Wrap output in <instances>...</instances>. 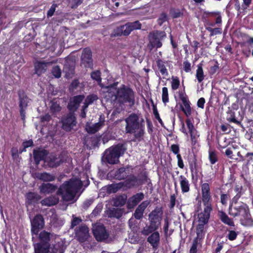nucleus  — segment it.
<instances>
[{"instance_id": "nucleus-12", "label": "nucleus", "mask_w": 253, "mask_h": 253, "mask_svg": "<svg viewBox=\"0 0 253 253\" xmlns=\"http://www.w3.org/2000/svg\"><path fill=\"white\" fill-rule=\"evenodd\" d=\"M93 233L97 241H101L107 239L108 233L102 225H95L93 226Z\"/></svg>"}, {"instance_id": "nucleus-52", "label": "nucleus", "mask_w": 253, "mask_h": 253, "mask_svg": "<svg viewBox=\"0 0 253 253\" xmlns=\"http://www.w3.org/2000/svg\"><path fill=\"white\" fill-rule=\"evenodd\" d=\"M118 189L119 187L117 185H111L106 188L108 193H115L118 191Z\"/></svg>"}, {"instance_id": "nucleus-18", "label": "nucleus", "mask_w": 253, "mask_h": 253, "mask_svg": "<svg viewBox=\"0 0 253 253\" xmlns=\"http://www.w3.org/2000/svg\"><path fill=\"white\" fill-rule=\"evenodd\" d=\"M149 201L146 200L142 202L136 208L133 214L134 218L136 219H140L143 216V213L146 208L150 205Z\"/></svg>"}, {"instance_id": "nucleus-10", "label": "nucleus", "mask_w": 253, "mask_h": 253, "mask_svg": "<svg viewBox=\"0 0 253 253\" xmlns=\"http://www.w3.org/2000/svg\"><path fill=\"white\" fill-rule=\"evenodd\" d=\"M62 128L66 131H70L76 125L77 122L74 115L68 114L62 119Z\"/></svg>"}, {"instance_id": "nucleus-3", "label": "nucleus", "mask_w": 253, "mask_h": 253, "mask_svg": "<svg viewBox=\"0 0 253 253\" xmlns=\"http://www.w3.org/2000/svg\"><path fill=\"white\" fill-rule=\"evenodd\" d=\"M126 123V132L133 134L134 138L140 141L143 139L144 134L145 125L144 120L139 121L138 115L132 113L125 119Z\"/></svg>"}, {"instance_id": "nucleus-37", "label": "nucleus", "mask_w": 253, "mask_h": 253, "mask_svg": "<svg viewBox=\"0 0 253 253\" xmlns=\"http://www.w3.org/2000/svg\"><path fill=\"white\" fill-rule=\"evenodd\" d=\"M196 78L199 83L202 82L204 79L203 70L201 64L198 65L196 74Z\"/></svg>"}, {"instance_id": "nucleus-8", "label": "nucleus", "mask_w": 253, "mask_h": 253, "mask_svg": "<svg viewBox=\"0 0 253 253\" xmlns=\"http://www.w3.org/2000/svg\"><path fill=\"white\" fill-rule=\"evenodd\" d=\"M31 233L34 238V235L37 236L40 230L42 229L44 225V221L42 216L41 214L36 215L33 220L31 221Z\"/></svg>"}, {"instance_id": "nucleus-56", "label": "nucleus", "mask_w": 253, "mask_h": 253, "mask_svg": "<svg viewBox=\"0 0 253 253\" xmlns=\"http://www.w3.org/2000/svg\"><path fill=\"white\" fill-rule=\"evenodd\" d=\"M183 69L187 73L190 72L191 70V64L187 60L183 62Z\"/></svg>"}, {"instance_id": "nucleus-42", "label": "nucleus", "mask_w": 253, "mask_h": 253, "mask_svg": "<svg viewBox=\"0 0 253 253\" xmlns=\"http://www.w3.org/2000/svg\"><path fill=\"white\" fill-rule=\"evenodd\" d=\"M162 98L163 102L166 105V104L169 101L168 89L166 87L162 88Z\"/></svg>"}, {"instance_id": "nucleus-28", "label": "nucleus", "mask_w": 253, "mask_h": 253, "mask_svg": "<svg viewBox=\"0 0 253 253\" xmlns=\"http://www.w3.org/2000/svg\"><path fill=\"white\" fill-rule=\"evenodd\" d=\"M126 186L131 188L142 184V180L135 176H130L125 181Z\"/></svg>"}, {"instance_id": "nucleus-4", "label": "nucleus", "mask_w": 253, "mask_h": 253, "mask_svg": "<svg viewBox=\"0 0 253 253\" xmlns=\"http://www.w3.org/2000/svg\"><path fill=\"white\" fill-rule=\"evenodd\" d=\"M229 214L233 216H239L242 224L247 225L251 222V215L247 204L240 203L229 207Z\"/></svg>"}, {"instance_id": "nucleus-7", "label": "nucleus", "mask_w": 253, "mask_h": 253, "mask_svg": "<svg viewBox=\"0 0 253 253\" xmlns=\"http://www.w3.org/2000/svg\"><path fill=\"white\" fill-rule=\"evenodd\" d=\"M166 34L164 31H155L149 35L150 43L153 47L160 48L162 46L161 41L166 37Z\"/></svg>"}, {"instance_id": "nucleus-51", "label": "nucleus", "mask_w": 253, "mask_h": 253, "mask_svg": "<svg viewBox=\"0 0 253 253\" xmlns=\"http://www.w3.org/2000/svg\"><path fill=\"white\" fill-rule=\"evenodd\" d=\"M51 110L54 112H58L60 111L61 107L58 103L56 102H52L50 106Z\"/></svg>"}, {"instance_id": "nucleus-58", "label": "nucleus", "mask_w": 253, "mask_h": 253, "mask_svg": "<svg viewBox=\"0 0 253 253\" xmlns=\"http://www.w3.org/2000/svg\"><path fill=\"white\" fill-rule=\"evenodd\" d=\"M56 7H57L56 4H53L51 6L50 9H49V10L48 11L47 13V16L48 17H51L53 15V14L55 11Z\"/></svg>"}, {"instance_id": "nucleus-6", "label": "nucleus", "mask_w": 253, "mask_h": 253, "mask_svg": "<svg viewBox=\"0 0 253 253\" xmlns=\"http://www.w3.org/2000/svg\"><path fill=\"white\" fill-rule=\"evenodd\" d=\"M59 239L57 238L55 240L56 244H52L51 246L44 247L40 244H36L34 245L35 253H64L65 248L62 242H60Z\"/></svg>"}, {"instance_id": "nucleus-64", "label": "nucleus", "mask_w": 253, "mask_h": 253, "mask_svg": "<svg viewBox=\"0 0 253 253\" xmlns=\"http://www.w3.org/2000/svg\"><path fill=\"white\" fill-rule=\"evenodd\" d=\"M205 103V99L203 97L200 98L197 102V106L198 107L203 109Z\"/></svg>"}, {"instance_id": "nucleus-17", "label": "nucleus", "mask_w": 253, "mask_h": 253, "mask_svg": "<svg viewBox=\"0 0 253 253\" xmlns=\"http://www.w3.org/2000/svg\"><path fill=\"white\" fill-rule=\"evenodd\" d=\"M144 198V195L140 192L137 193L130 198L127 201V207L128 209L134 208Z\"/></svg>"}, {"instance_id": "nucleus-13", "label": "nucleus", "mask_w": 253, "mask_h": 253, "mask_svg": "<svg viewBox=\"0 0 253 253\" xmlns=\"http://www.w3.org/2000/svg\"><path fill=\"white\" fill-rule=\"evenodd\" d=\"M57 236L45 231H42L39 234V239L41 243H40L42 246L44 247H48V242L51 240H56Z\"/></svg>"}, {"instance_id": "nucleus-57", "label": "nucleus", "mask_w": 253, "mask_h": 253, "mask_svg": "<svg viewBox=\"0 0 253 253\" xmlns=\"http://www.w3.org/2000/svg\"><path fill=\"white\" fill-rule=\"evenodd\" d=\"M136 221L134 218L131 217L128 220V225L130 228L132 230H134L136 228Z\"/></svg>"}, {"instance_id": "nucleus-20", "label": "nucleus", "mask_w": 253, "mask_h": 253, "mask_svg": "<svg viewBox=\"0 0 253 253\" xmlns=\"http://www.w3.org/2000/svg\"><path fill=\"white\" fill-rule=\"evenodd\" d=\"M179 97L184 106L182 107V110L187 117H189L191 114V109L188 97L186 94L182 93L180 94Z\"/></svg>"}, {"instance_id": "nucleus-48", "label": "nucleus", "mask_w": 253, "mask_h": 253, "mask_svg": "<svg viewBox=\"0 0 253 253\" xmlns=\"http://www.w3.org/2000/svg\"><path fill=\"white\" fill-rule=\"evenodd\" d=\"M52 74L56 78H59L61 76V72L60 68L56 66L52 68Z\"/></svg>"}, {"instance_id": "nucleus-32", "label": "nucleus", "mask_w": 253, "mask_h": 253, "mask_svg": "<svg viewBox=\"0 0 253 253\" xmlns=\"http://www.w3.org/2000/svg\"><path fill=\"white\" fill-rule=\"evenodd\" d=\"M127 32H126V34L129 35L130 33L134 30L140 29L141 28V24L138 21H136L133 22L127 23L125 24Z\"/></svg>"}, {"instance_id": "nucleus-60", "label": "nucleus", "mask_w": 253, "mask_h": 253, "mask_svg": "<svg viewBox=\"0 0 253 253\" xmlns=\"http://www.w3.org/2000/svg\"><path fill=\"white\" fill-rule=\"evenodd\" d=\"M51 120V117L48 114H46L44 116L41 117V121L43 124H45Z\"/></svg>"}, {"instance_id": "nucleus-31", "label": "nucleus", "mask_w": 253, "mask_h": 253, "mask_svg": "<svg viewBox=\"0 0 253 253\" xmlns=\"http://www.w3.org/2000/svg\"><path fill=\"white\" fill-rule=\"evenodd\" d=\"M58 201V197L55 196H51L42 200L41 203L42 206L50 207L55 205Z\"/></svg>"}, {"instance_id": "nucleus-36", "label": "nucleus", "mask_w": 253, "mask_h": 253, "mask_svg": "<svg viewBox=\"0 0 253 253\" xmlns=\"http://www.w3.org/2000/svg\"><path fill=\"white\" fill-rule=\"evenodd\" d=\"M209 159L211 165L215 164L218 160L217 152L215 151L210 150L209 151Z\"/></svg>"}, {"instance_id": "nucleus-9", "label": "nucleus", "mask_w": 253, "mask_h": 253, "mask_svg": "<svg viewBox=\"0 0 253 253\" xmlns=\"http://www.w3.org/2000/svg\"><path fill=\"white\" fill-rule=\"evenodd\" d=\"M204 211L198 214V224L205 226L208 222L212 208L211 205H204Z\"/></svg>"}, {"instance_id": "nucleus-47", "label": "nucleus", "mask_w": 253, "mask_h": 253, "mask_svg": "<svg viewBox=\"0 0 253 253\" xmlns=\"http://www.w3.org/2000/svg\"><path fill=\"white\" fill-rule=\"evenodd\" d=\"M91 77L92 79L96 80L98 84H100L101 78L100 77V72L99 71H96L92 72L91 74Z\"/></svg>"}, {"instance_id": "nucleus-23", "label": "nucleus", "mask_w": 253, "mask_h": 253, "mask_svg": "<svg viewBox=\"0 0 253 253\" xmlns=\"http://www.w3.org/2000/svg\"><path fill=\"white\" fill-rule=\"evenodd\" d=\"M163 211L161 208L157 207L149 214V220H154L161 223Z\"/></svg>"}, {"instance_id": "nucleus-40", "label": "nucleus", "mask_w": 253, "mask_h": 253, "mask_svg": "<svg viewBox=\"0 0 253 253\" xmlns=\"http://www.w3.org/2000/svg\"><path fill=\"white\" fill-rule=\"evenodd\" d=\"M157 66L162 75L166 76L168 75L167 69L166 68L164 63L162 60H159L157 61Z\"/></svg>"}, {"instance_id": "nucleus-30", "label": "nucleus", "mask_w": 253, "mask_h": 253, "mask_svg": "<svg viewBox=\"0 0 253 253\" xmlns=\"http://www.w3.org/2000/svg\"><path fill=\"white\" fill-rule=\"evenodd\" d=\"M34 157L35 162L37 164L39 163V162L42 160L45 161L47 157V151L45 150H36L34 151Z\"/></svg>"}, {"instance_id": "nucleus-29", "label": "nucleus", "mask_w": 253, "mask_h": 253, "mask_svg": "<svg viewBox=\"0 0 253 253\" xmlns=\"http://www.w3.org/2000/svg\"><path fill=\"white\" fill-rule=\"evenodd\" d=\"M179 178L182 193L188 192L190 191V183L188 180L182 175H180Z\"/></svg>"}, {"instance_id": "nucleus-49", "label": "nucleus", "mask_w": 253, "mask_h": 253, "mask_svg": "<svg viewBox=\"0 0 253 253\" xmlns=\"http://www.w3.org/2000/svg\"><path fill=\"white\" fill-rule=\"evenodd\" d=\"M168 16L166 13H162L159 16L158 19V23L159 25L161 26L163 23L168 20Z\"/></svg>"}, {"instance_id": "nucleus-19", "label": "nucleus", "mask_w": 253, "mask_h": 253, "mask_svg": "<svg viewBox=\"0 0 253 253\" xmlns=\"http://www.w3.org/2000/svg\"><path fill=\"white\" fill-rule=\"evenodd\" d=\"M104 125V118L100 117L99 121L93 125H90L89 124H87L85 126L86 130L90 133H94L100 129Z\"/></svg>"}, {"instance_id": "nucleus-39", "label": "nucleus", "mask_w": 253, "mask_h": 253, "mask_svg": "<svg viewBox=\"0 0 253 253\" xmlns=\"http://www.w3.org/2000/svg\"><path fill=\"white\" fill-rule=\"evenodd\" d=\"M202 243L193 241L189 253H200V249L201 248Z\"/></svg>"}, {"instance_id": "nucleus-15", "label": "nucleus", "mask_w": 253, "mask_h": 253, "mask_svg": "<svg viewBox=\"0 0 253 253\" xmlns=\"http://www.w3.org/2000/svg\"><path fill=\"white\" fill-rule=\"evenodd\" d=\"M87 226L85 225L80 226L76 231L77 240L82 243L87 240L89 236Z\"/></svg>"}, {"instance_id": "nucleus-44", "label": "nucleus", "mask_w": 253, "mask_h": 253, "mask_svg": "<svg viewBox=\"0 0 253 253\" xmlns=\"http://www.w3.org/2000/svg\"><path fill=\"white\" fill-rule=\"evenodd\" d=\"M171 88L173 90H175L178 89L180 85V81L177 77H172L171 78Z\"/></svg>"}, {"instance_id": "nucleus-38", "label": "nucleus", "mask_w": 253, "mask_h": 253, "mask_svg": "<svg viewBox=\"0 0 253 253\" xmlns=\"http://www.w3.org/2000/svg\"><path fill=\"white\" fill-rule=\"evenodd\" d=\"M98 99L97 95L91 94L87 96L84 102V108H87L89 104L92 103Z\"/></svg>"}, {"instance_id": "nucleus-43", "label": "nucleus", "mask_w": 253, "mask_h": 253, "mask_svg": "<svg viewBox=\"0 0 253 253\" xmlns=\"http://www.w3.org/2000/svg\"><path fill=\"white\" fill-rule=\"evenodd\" d=\"M155 231H156L149 225H146L142 229L141 231V233L142 235L144 236H148L150 234H152V233Z\"/></svg>"}, {"instance_id": "nucleus-53", "label": "nucleus", "mask_w": 253, "mask_h": 253, "mask_svg": "<svg viewBox=\"0 0 253 253\" xmlns=\"http://www.w3.org/2000/svg\"><path fill=\"white\" fill-rule=\"evenodd\" d=\"M185 122H186V125L187 127L189 130V133L193 131V130H196L195 128L194 125L192 122V121L190 119H187L186 120Z\"/></svg>"}, {"instance_id": "nucleus-63", "label": "nucleus", "mask_w": 253, "mask_h": 253, "mask_svg": "<svg viewBox=\"0 0 253 253\" xmlns=\"http://www.w3.org/2000/svg\"><path fill=\"white\" fill-rule=\"evenodd\" d=\"M171 150L174 154H176V156L178 154H179V146L176 144H173L171 146Z\"/></svg>"}, {"instance_id": "nucleus-46", "label": "nucleus", "mask_w": 253, "mask_h": 253, "mask_svg": "<svg viewBox=\"0 0 253 253\" xmlns=\"http://www.w3.org/2000/svg\"><path fill=\"white\" fill-rule=\"evenodd\" d=\"M29 99L27 96L23 97H20V108L26 109Z\"/></svg>"}, {"instance_id": "nucleus-34", "label": "nucleus", "mask_w": 253, "mask_h": 253, "mask_svg": "<svg viewBox=\"0 0 253 253\" xmlns=\"http://www.w3.org/2000/svg\"><path fill=\"white\" fill-rule=\"evenodd\" d=\"M111 174L114 175L116 179L119 180L124 179L126 176L125 169L124 168H120L115 171H111Z\"/></svg>"}, {"instance_id": "nucleus-33", "label": "nucleus", "mask_w": 253, "mask_h": 253, "mask_svg": "<svg viewBox=\"0 0 253 253\" xmlns=\"http://www.w3.org/2000/svg\"><path fill=\"white\" fill-rule=\"evenodd\" d=\"M126 32H127L125 25L117 27L114 29L111 37L120 36L122 35L128 36L126 34Z\"/></svg>"}, {"instance_id": "nucleus-21", "label": "nucleus", "mask_w": 253, "mask_h": 253, "mask_svg": "<svg viewBox=\"0 0 253 253\" xmlns=\"http://www.w3.org/2000/svg\"><path fill=\"white\" fill-rule=\"evenodd\" d=\"M147 241L153 248L157 249L160 241V233L158 231L152 233L148 237Z\"/></svg>"}, {"instance_id": "nucleus-41", "label": "nucleus", "mask_w": 253, "mask_h": 253, "mask_svg": "<svg viewBox=\"0 0 253 253\" xmlns=\"http://www.w3.org/2000/svg\"><path fill=\"white\" fill-rule=\"evenodd\" d=\"M189 133L190 135L192 145H194L197 143L198 141V139L200 136L199 132L197 131V130H195L189 132Z\"/></svg>"}, {"instance_id": "nucleus-55", "label": "nucleus", "mask_w": 253, "mask_h": 253, "mask_svg": "<svg viewBox=\"0 0 253 253\" xmlns=\"http://www.w3.org/2000/svg\"><path fill=\"white\" fill-rule=\"evenodd\" d=\"M64 71L66 73V76L67 77L69 78L70 77V75L71 74H73L74 71V68L73 67H71L68 69L67 67V65L65 64L64 68Z\"/></svg>"}, {"instance_id": "nucleus-16", "label": "nucleus", "mask_w": 253, "mask_h": 253, "mask_svg": "<svg viewBox=\"0 0 253 253\" xmlns=\"http://www.w3.org/2000/svg\"><path fill=\"white\" fill-rule=\"evenodd\" d=\"M210 185L207 183H203L201 186L202 201L204 205H211V200L210 192Z\"/></svg>"}, {"instance_id": "nucleus-62", "label": "nucleus", "mask_w": 253, "mask_h": 253, "mask_svg": "<svg viewBox=\"0 0 253 253\" xmlns=\"http://www.w3.org/2000/svg\"><path fill=\"white\" fill-rule=\"evenodd\" d=\"M229 198V196L227 194H222L221 195L220 199L221 203L223 205H226L227 203V201Z\"/></svg>"}, {"instance_id": "nucleus-35", "label": "nucleus", "mask_w": 253, "mask_h": 253, "mask_svg": "<svg viewBox=\"0 0 253 253\" xmlns=\"http://www.w3.org/2000/svg\"><path fill=\"white\" fill-rule=\"evenodd\" d=\"M220 219L225 224L230 226H234V223L233 220L230 219L224 212H220Z\"/></svg>"}, {"instance_id": "nucleus-2", "label": "nucleus", "mask_w": 253, "mask_h": 253, "mask_svg": "<svg viewBox=\"0 0 253 253\" xmlns=\"http://www.w3.org/2000/svg\"><path fill=\"white\" fill-rule=\"evenodd\" d=\"M83 183L79 178H72L64 182L59 188L57 194L61 196L65 201L74 200L76 196L82 188Z\"/></svg>"}, {"instance_id": "nucleus-14", "label": "nucleus", "mask_w": 253, "mask_h": 253, "mask_svg": "<svg viewBox=\"0 0 253 253\" xmlns=\"http://www.w3.org/2000/svg\"><path fill=\"white\" fill-rule=\"evenodd\" d=\"M82 65L86 68H91L93 66L91 52L90 49L85 48L82 55Z\"/></svg>"}, {"instance_id": "nucleus-1", "label": "nucleus", "mask_w": 253, "mask_h": 253, "mask_svg": "<svg viewBox=\"0 0 253 253\" xmlns=\"http://www.w3.org/2000/svg\"><path fill=\"white\" fill-rule=\"evenodd\" d=\"M108 99L115 102L120 105L128 103L132 106L134 104L135 98L133 91L129 87L123 85L120 88L117 89L116 85L109 87L107 90Z\"/></svg>"}, {"instance_id": "nucleus-54", "label": "nucleus", "mask_w": 253, "mask_h": 253, "mask_svg": "<svg viewBox=\"0 0 253 253\" xmlns=\"http://www.w3.org/2000/svg\"><path fill=\"white\" fill-rule=\"evenodd\" d=\"M150 226L153 229H154L156 231L159 229L161 225V223L158 222L154 220H149Z\"/></svg>"}, {"instance_id": "nucleus-25", "label": "nucleus", "mask_w": 253, "mask_h": 253, "mask_svg": "<svg viewBox=\"0 0 253 253\" xmlns=\"http://www.w3.org/2000/svg\"><path fill=\"white\" fill-rule=\"evenodd\" d=\"M50 64V62H36L35 63V73L38 76L44 73L48 65Z\"/></svg>"}, {"instance_id": "nucleus-22", "label": "nucleus", "mask_w": 253, "mask_h": 253, "mask_svg": "<svg viewBox=\"0 0 253 253\" xmlns=\"http://www.w3.org/2000/svg\"><path fill=\"white\" fill-rule=\"evenodd\" d=\"M84 98V95H77L72 98L68 104V108L70 111H74L78 108L80 103Z\"/></svg>"}, {"instance_id": "nucleus-27", "label": "nucleus", "mask_w": 253, "mask_h": 253, "mask_svg": "<svg viewBox=\"0 0 253 253\" xmlns=\"http://www.w3.org/2000/svg\"><path fill=\"white\" fill-rule=\"evenodd\" d=\"M205 226L198 224L196 228L197 237L193 241L202 243V240L205 237Z\"/></svg>"}, {"instance_id": "nucleus-11", "label": "nucleus", "mask_w": 253, "mask_h": 253, "mask_svg": "<svg viewBox=\"0 0 253 253\" xmlns=\"http://www.w3.org/2000/svg\"><path fill=\"white\" fill-rule=\"evenodd\" d=\"M66 156V153L65 152L61 154L58 157H57L54 155L51 154L45 159V162H46L50 167L53 168L57 167L61 163L66 161V160L64 159V156L65 157Z\"/></svg>"}, {"instance_id": "nucleus-59", "label": "nucleus", "mask_w": 253, "mask_h": 253, "mask_svg": "<svg viewBox=\"0 0 253 253\" xmlns=\"http://www.w3.org/2000/svg\"><path fill=\"white\" fill-rule=\"evenodd\" d=\"M170 14L174 18L180 17L182 15V13L179 10H172L170 11Z\"/></svg>"}, {"instance_id": "nucleus-24", "label": "nucleus", "mask_w": 253, "mask_h": 253, "mask_svg": "<svg viewBox=\"0 0 253 253\" xmlns=\"http://www.w3.org/2000/svg\"><path fill=\"white\" fill-rule=\"evenodd\" d=\"M56 185L51 183H42L39 187L41 193L49 194L54 192L56 189Z\"/></svg>"}, {"instance_id": "nucleus-26", "label": "nucleus", "mask_w": 253, "mask_h": 253, "mask_svg": "<svg viewBox=\"0 0 253 253\" xmlns=\"http://www.w3.org/2000/svg\"><path fill=\"white\" fill-rule=\"evenodd\" d=\"M35 176L38 179L45 182L53 181L55 179V176L47 172H38L35 174Z\"/></svg>"}, {"instance_id": "nucleus-5", "label": "nucleus", "mask_w": 253, "mask_h": 253, "mask_svg": "<svg viewBox=\"0 0 253 253\" xmlns=\"http://www.w3.org/2000/svg\"><path fill=\"white\" fill-rule=\"evenodd\" d=\"M126 150V148L123 144L112 146L104 152L103 159L110 164H117L119 162L120 156L124 154Z\"/></svg>"}, {"instance_id": "nucleus-50", "label": "nucleus", "mask_w": 253, "mask_h": 253, "mask_svg": "<svg viewBox=\"0 0 253 253\" xmlns=\"http://www.w3.org/2000/svg\"><path fill=\"white\" fill-rule=\"evenodd\" d=\"M241 196V194L236 193V195L232 198L231 203L230 204L229 207H231L234 205L239 204L240 203H243V202H238L239 198Z\"/></svg>"}, {"instance_id": "nucleus-61", "label": "nucleus", "mask_w": 253, "mask_h": 253, "mask_svg": "<svg viewBox=\"0 0 253 253\" xmlns=\"http://www.w3.org/2000/svg\"><path fill=\"white\" fill-rule=\"evenodd\" d=\"M102 209V206L101 205H97L96 206V207L95 208V209L92 212V214L94 216L97 215L98 214H99L101 212Z\"/></svg>"}, {"instance_id": "nucleus-45", "label": "nucleus", "mask_w": 253, "mask_h": 253, "mask_svg": "<svg viewBox=\"0 0 253 253\" xmlns=\"http://www.w3.org/2000/svg\"><path fill=\"white\" fill-rule=\"evenodd\" d=\"M226 237L230 241L235 240L237 237L238 233L234 230H227Z\"/></svg>"}]
</instances>
